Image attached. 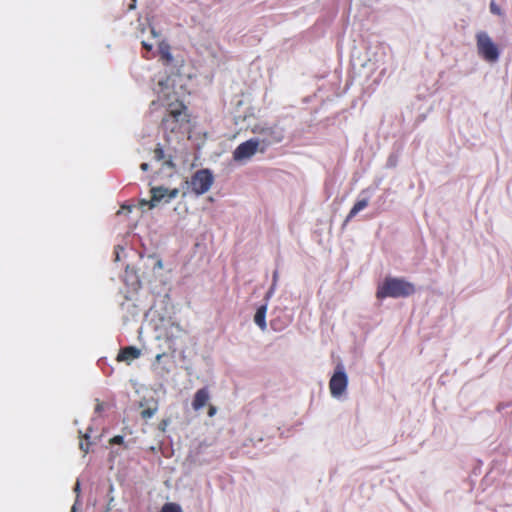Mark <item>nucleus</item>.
<instances>
[{
    "label": "nucleus",
    "mask_w": 512,
    "mask_h": 512,
    "mask_svg": "<svg viewBox=\"0 0 512 512\" xmlns=\"http://www.w3.org/2000/svg\"><path fill=\"white\" fill-rule=\"evenodd\" d=\"M416 289L413 283L404 278L386 277L376 291L377 299L405 298L415 293Z\"/></svg>",
    "instance_id": "obj_1"
},
{
    "label": "nucleus",
    "mask_w": 512,
    "mask_h": 512,
    "mask_svg": "<svg viewBox=\"0 0 512 512\" xmlns=\"http://www.w3.org/2000/svg\"><path fill=\"white\" fill-rule=\"evenodd\" d=\"M186 110L187 108L182 102L169 104L167 114L161 122L163 129L170 132L180 130L183 124L189 122Z\"/></svg>",
    "instance_id": "obj_2"
},
{
    "label": "nucleus",
    "mask_w": 512,
    "mask_h": 512,
    "mask_svg": "<svg viewBox=\"0 0 512 512\" xmlns=\"http://www.w3.org/2000/svg\"><path fill=\"white\" fill-rule=\"evenodd\" d=\"M213 183L214 176L212 172L207 168L197 170L191 176L190 180L187 181V184L190 187L191 191L197 196L203 195L206 192H208Z\"/></svg>",
    "instance_id": "obj_3"
},
{
    "label": "nucleus",
    "mask_w": 512,
    "mask_h": 512,
    "mask_svg": "<svg viewBox=\"0 0 512 512\" xmlns=\"http://www.w3.org/2000/svg\"><path fill=\"white\" fill-rule=\"evenodd\" d=\"M476 40L479 55L488 62H496L499 58V50L489 35L486 32H479Z\"/></svg>",
    "instance_id": "obj_4"
},
{
    "label": "nucleus",
    "mask_w": 512,
    "mask_h": 512,
    "mask_svg": "<svg viewBox=\"0 0 512 512\" xmlns=\"http://www.w3.org/2000/svg\"><path fill=\"white\" fill-rule=\"evenodd\" d=\"M348 385V377L345 373L344 367L341 363H339L329 381V389L330 393L333 397L341 396L347 388Z\"/></svg>",
    "instance_id": "obj_5"
},
{
    "label": "nucleus",
    "mask_w": 512,
    "mask_h": 512,
    "mask_svg": "<svg viewBox=\"0 0 512 512\" xmlns=\"http://www.w3.org/2000/svg\"><path fill=\"white\" fill-rule=\"evenodd\" d=\"M260 141L258 139H249L240 145L233 151V159L235 161H243L250 159L258 150Z\"/></svg>",
    "instance_id": "obj_6"
},
{
    "label": "nucleus",
    "mask_w": 512,
    "mask_h": 512,
    "mask_svg": "<svg viewBox=\"0 0 512 512\" xmlns=\"http://www.w3.org/2000/svg\"><path fill=\"white\" fill-rule=\"evenodd\" d=\"M151 200L149 202V208H153L157 203L161 201L169 202L170 200L176 198L179 194V189H168L163 186L152 187L151 190Z\"/></svg>",
    "instance_id": "obj_7"
},
{
    "label": "nucleus",
    "mask_w": 512,
    "mask_h": 512,
    "mask_svg": "<svg viewBox=\"0 0 512 512\" xmlns=\"http://www.w3.org/2000/svg\"><path fill=\"white\" fill-rule=\"evenodd\" d=\"M252 133L264 135L265 138L263 139V142L267 145L280 143L284 139L283 131L277 127L255 125L252 128Z\"/></svg>",
    "instance_id": "obj_8"
},
{
    "label": "nucleus",
    "mask_w": 512,
    "mask_h": 512,
    "mask_svg": "<svg viewBox=\"0 0 512 512\" xmlns=\"http://www.w3.org/2000/svg\"><path fill=\"white\" fill-rule=\"evenodd\" d=\"M141 355V350L135 346H126L121 348L116 360L118 362L130 363L131 361L138 359Z\"/></svg>",
    "instance_id": "obj_9"
},
{
    "label": "nucleus",
    "mask_w": 512,
    "mask_h": 512,
    "mask_svg": "<svg viewBox=\"0 0 512 512\" xmlns=\"http://www.w3.org/2000/svg\"><path fill=\"white\" fill-rule=\"evenodd\" d=\"M210 399V393L207 387H203L194 395L193 401H192V407L195 411L200 410L203 408Z\"/></svg>",
    "instance_id": "obj_10"
},
{
    "label": "nucleus",
    "mask_w": 512,
    "mask_h": 512,
    "mask_svg": "<svg viewBox=\"0 0 512 512\" xmlns=\"http://www.w3.org/2000/svg\"><path fill=\"white\" fill-rule=\"evenodd\" d=\"M154 159L159 162H163V165L169 168H174L175 164L173 162V157L171 155H166L163 148L160 144L156 146L153 151Z\"/></svg>",
    "instance_id": "obj_11"
},
{
    "label": "nucleus",
    "mask_w": 512,
    "mask_h": 512,
    "mask_svg": "<svg viewBox=\"0 0 512 512\" xmlns=\"http://www.w3.org/2000/svg\"><path fill=\"white\" fill-rule=\"evenodd\" d=\"M369 205V198L366 197V198H362V199H358L355 204L353 205V207L351 208V210L349 211L346 219H345V223L351 221L360 211H362L363 209H365L367 206Z\"/></svg>",
    "instance_id": "obj_12"
},
{
    "label": "nucleus",
    "mask_w": 512,
    "mask_h": 512,
    "mask_svg": "<svg viewBox=\"0 0 512 512\" xmlns=\"http://www.w3.org/2000/svg\"><path fill=\"white\" fill-rule=\"evenodd\" d=\"M266 313L267 305H261L260 307L257 308L254 316V322L262 331L266 330L267 328Z\"/></svg>",
    "instance_id": "obj_13"
},
{
    "label": "nucleus",
    "mask_w": 512,
    "mask_h": 512,
    "mask_svg": "<svg viewBox=\"0 0 512 512\" xmlns=\"http://www.w3.org/2000/svg\"><path fill=\"white\" fill-rule=\"evenodd\" d=\"M166 356H167L166 353H159V354L156 355L155 361L152 364V367H153L154 370L165 372V373L169 372L168 368L160 367L162 359L165 358Z\"/></svg>",
    "instance_id": "obj_14"
},
{
    "label": "nucleus",
    "mask_w": 512,
    "mask_h": 512,
    "mask_svg": "<svg viewBox=\"0 0 512 512\" xmlns=\"http://www.w3.org/2000/svg\"><path fill=\"white\" fill-rule=\"evenodd\" d=\"M157 410H158L157 404H155L153 407L145 408L141 411V417L145 420L150 419L151 417L154 416V414L157 412Z\"/></svg>",
    "instance_id": "obj_15"
},
{
    "label": "nucleus",
    "mask_w": 512,
    "mask_h": 512,
    "mask_svg": "<svg viewBox=\"0 0 512 512\" xmlns=\"http://www.w3.org/2000/svg\"><path fill=\"white\" fill-rule=\"evenodd\" d=\"M161 512H182V510L178 504L166 503L163 505Z\"/></svg>",
    "instance_id": "obj_16"
},
{
    "label": "nucleus",
    "mask_w": 512,
    "mask_h": 512,
    "mask_svg": "<svg viewBox=\"0 0 512 512\" xmlns=\"http://www.w3.org/2000/svg\"><path fill=\"white\" fill-rule=\"evenodd\" d=\"M490 11H491V13H493L495 15L502 14L500 7L495 3L494 0H492L490 3Z\"/></svg>",
    "instance_id": "obj_17"
},
{
    "label": "nucleus",
    "mask_w": 512,
    "mask_h": 512,
    "mask_svg": "<svg viewBox=\"0 0 512 512\" xmlns=\"http://www.w3.org/2000/svg\"><path fill=\"white\" fill-rule=\"evenodd\" d=\"M161 58L166 61V63H170L172 61V55L168 50L161 51Z\"/></svg>",
    "instance_id": "obj_18"
},
{
    "label": "nucleus",
    "mask_w": 512,
    "mask_h": 512,
    "mask_svg": "<svg viewBox=\"0 0 512 512\" xmlns=\"http://www.w3.org/2000/svg\"><path fill=\"white\" fill-rule=\"evenodd\" d=\"M124 442V438L121 435H116L110 439V444L121 445Z\"/></svg>",
    "instance_id": "obj_19"
},
{
    "label": "nucleus",
    "mask_w": 512,
    "mask_h": 512,
    "mask_svg": "<svg viewBox=\"0 0 512 512\" xmlns=\"http://www.w3.org/2000/svg\"><path fill=\"white\" fill-rule=\"evenodd\" d=\"M79 448L85 453L87 454L88 451H89V442H83L81 441L80 444H79Z\"/></svg>",
    "instance_id": "obj_20"
},
{
    "label": "nucleus",
    "mask_w": 512,
    "mask_h": 512,
    "mask_svg": "<svg viewBox=\"0 0 512 512\" xmlns=\"http://www.w3.org/2000/svg\"><path fill=\"white\" fill-rule=\"evenodd\" d=\"M217 412V408L214 405H209L208 416L213 417Z\"/></svg>",
    "instance_id": "obj_21"
},
{
    "label": "nucleus",
    "mask_w": 512,
    "mask_h": 512,
    "mask_svg": "<svg viewBox=\"0 0 512 512\" xmlns=\"http://www.w3.org/2000/svg\"><path fill=\"white\" fill-rule=\"evenodd\" d=\"M142 47H143L145 50H147V51H151L153 46H152V44H149V43H147V42L143 41V42H142Z\"/></svg>",
    "instance_id": "obj_22"
},
{
    "label": "nucleus",
    "mask_w": 512,
    "mask_h": 512,
    "mask_svg": "<svg viewBox=\"0 0 512 512\" xmlns=\"http://www.w3.org/2000/svg\"><path fill=\"white\" fill-rule=\"evenodd\" d=\"M140 168L142 171H147L149 169V164L148 163H142L140 165Z\"/></svg>",
    "instance_id": "obj_23"
},
{
    "label": "nucleus",
    "mask_w": 512,
    "mask_h": 512,
    "mask_svg": "<svg viewBox=\"0 0 512 512\" xmlns=\"http://www.w3.org/2000/svg\"><path fill=\"white\" fill-rule=\"evenodd\" d=\"M165 425H166V422L163 421L161 424H160V428L164 431L165 429Z\"/></svg>",
    "instance_id": "obj_24"
},
{
    "label": "nucleus",
    "mask_w": 512,
    "mask_h": 512,
    "mask_svg": "<svg viewBox=\"0 0 512 512\" xmlns=\"http://www.w3.org/2000/svg\"><path fill=\"white\" fill-rule=\"evenodd\" d=\"M276 279H277V272H274V274H273L274 283L276 282Z\"/></svg>",
    "instance_id": "obj_25"
},
{
    "label": "nucleus",
    "mask_w": 512,
    "mask_h": 512,
    "mask_svg": "<svg viewBox=\"0 0 512 512\" xmlns=\"http://www.w3.org/2000/svg\"><path fill=\"white\" fill-rule=\"evenodd\" d=\"M75 489H76V490H78V489H79V483H78V482H77V484H76V488H75Z\"/></svg>",
    "instance_id": "obj_26"
},
{
    "label": "nucleus",
    "mask_w": 512,
    "mask_h": 512,
    "mask_svg": "<svg viewBox=\"0 0 512 512\" xmlns=\"http://www.w3.org/2000/svg\"><path fill=\"white\" fill-rule=\"evenodd\" d=\"M84 438H85L86 440H88V439H89V436H88V435H84Z\"/></svg>",
    "instance_id": "obj_27"
}]
</instances>
